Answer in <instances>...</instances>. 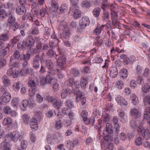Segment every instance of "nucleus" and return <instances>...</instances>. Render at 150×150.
<instances>
[{
	"label": "nucleus",
	"instance_id": "603ef678",
	"mask_svg": "<svg viewBox=\"0 0 150 150\" xmlns=\"http://www.w3.org/2000/svg\"><path fill=\"white\" fill-rule=\"evenodd\" d=\"M110 116L108 114L104 115L103 117V122H108L110 120Z\"/></svg>",
	"mask_w": 150,
	"mask_h": 150
},
{
	"label": "nucleus",
	"instance_id": "a878e982",
	"mask_svg": "<svg viewBox=\"0 0 150 150\" xmlns=\"http://www.w3.org/2000/svg\"><path fill=\"white\" fill-rule=\"evenodd\" d=\"M2 124L4 126L7 125L9 127L12 125V119L10 117H6L4 119Z\"/></svg>",
	"mask_w": 150,
	"mask_h": 150
},
{
	"label": "nucleus",
	"instance_id": "774afa93",
	"mask_svg": "<svg viewBox=\"0 0 150 150\" xmlns=\"http://www.w3.org/2000/svg\"><path fill=\"white\" fill-rule=\"evenodd\" d=\"M19 37L18 36L15 37L11 39V44L13 45L16 44L19 40Z\"/></svg>",
	"mask_w": 150,
	"mask_h": 150
},
{
	"label": "nucleus",
	"instance_id": "ddd939ff",
	"mask_svg": "<svg viewBox=\"0 0 150 150\" xmlns=\"http://www.w3.org/2000/svg\"><path fill=\"white\" fill-rule=\"evenodd\" d=\"M90 21L88 17L85 16L82 18L80 22V25L81 28H84L87 25H88Z\"/></svg>",
	"mask_w": 150,
	"mask_h": 150
},
{
	"label": "nucleus",
	"instance_id": "864d4df0",
	"mask_svg": "<svg viewBox=\"0 0 150 150\" xmlns=\"http://www.w3.org/2000/svg\"><path fill=\"white\" fill-rule=\"evenodd\" d=\"M67 148L70 150H72L73 149L74 146L72 142L70 141H68L66 145Z\"/></svg>",
	"mask_w": 150,
	"mask_h": 150
},
{
	"label": "nucleus",
	"instance_id": "09e8293b",
	"mask_svg": "<svg viewBox=\"0 0 150 150\" xmlns=\"http://www.w3.org/2000/svg\"><path fill=\"white\" fill-rule=\"evenodd\" d=\"M12 133L8 134L5 136V142L8 143L10 142L12 138Z\"/></svg>",
	"mask_w": 150,
	"mask_h": 150
},
{
	"label": "nucleus",
	"instance_id": "ea45409f",
	"mask_svg": "<svg viewBox=\"0 0 150 150\" xmlns=\"http://www.w3.org/2000/svg\"><path fill=\"white\" fill-rule=\"evenodd\" d=\"M16 20V19L15 17L13 16H11L8 18L7 21L9 24L12 25L15 22Z\"/></svg>",
	"mask_w": 150,
	"mask_h": 150
},
{
	"label": "nucleus",
	"instance_id": "1a4fd4ad",
	"mask_svg": "<svg viewBox=\"0 0 150 150\" xmlns=\"http://www.w3.org/2000/svg\"><path fill=\"white\" fill-rule=\"evenodd\" d=\"M11 99V95L8 92H4L2 96V101H0V104L2 105L3 102L8 103Z\"/></svg>",
	"mask_w": 150,
	"mask_h": 150
},
{
	"label": "nucleus",
	"instance_id": "cd10ccee",
	"mask_svg": "<svg viewBox=\"0 0 150 150\" xmlns=\"http://www.w3.org/2000/svg\"><path fill=\"white\" fill-rule=\"evenodd\" d=\"M9 64L11 66L14 67L19 68L21 65V64L19 62L14 61V59L12 58H11L9 62Z\"/></svg>",
	"mask_w": 150,
	"mask_h": 150
},
{
	"label": "nucleus",
	"instance_id": "5701e85b",
	"mask_svg": "<svg viewBox=\"0 0 150 150\" xmlns=\"http://www.w3.org/2000/svg\"><path fill=\"white\" fill-rule=\"evenodd\" d=\"M13 57L14 58L18 60H23V55L20 53V52L18 50H15L13 54Z\"/></svg>",
	"mask_w": 150,
	"mask_h": 150
},
{
	"label": "nucleus",
	"instance_id": "2f4dec72",
	"mask_svg": "<svg viewBox=\"0 0 150 150\" xmlns=\"http://www.w3.org/2000/svg\"><path fill=\"white\" fill-rule=\"evenodd\" d=\"M9 39V36L7 33L2 34L0 35V41L2 42L7 41Z\"/></svg>",
	"mask_w": 150,
	"mask_h": 150
},
{
	"label": "nucleus",
	"instance_id": "9b49d317",
	"mask_svg": "<svg viewBox=\"0 0 150 150\" xmlns=\"http://www.w3.org/2000/svg\"><path fill=\"white\" fill-rule=\"evenodd\" d=\"M130 112L131 116H133L135 119L139 118L141 117V113L139 109L134 108H132L130 109Z\"/></svg>",
	"mask_w": 150,
	"mask_h": 150
},
{
	"label": "nucleus",
	"instance_id": "8fccbe9b",
	"mask_svg": "<svg viewBox=\"0 0 150 150\" xmlns=\"http://www.w3.org/2000/svg\"><path fill=\"white\" fill-rule=\"evenodd\" d=\"M137 83L138 84H143L144 83V80L143 79V78L142 76H138L137 79ZM146 84V83H145Z\"/></svg>",
	"mask_w": 150,
	"mask_h": 150
},
{
	"label": "nucleus",
	"instance_id": "680f3d73",
	"mask_svg": "<svg viewBox=\"0 0 150 150\" xmlns=\"http://www.w3.org/2000/svg\"><path fill=\"white\" fill-rule=\"evenodd\" d=\"M91 4L87 1H84L82 2V5L83 7H88L91 6Z\"/></svg>",
	"mask_w": 150,
	"mask_h": 150
},
{
	"label": "nucleus",
	"instance_id": "7ed1b4c3",
	"mask_svg": "<svg viewBox=\"0 0 150 150\" xmlns=\"http://www.w3.org/2000/svg\"><path fill=\"white\" fill-rule=\"evenodd\" d=\"M137 131L139 135L142 137V139L146 140L149 139L150 137V134L149 131L147 129H145L142 127H138Z\"/></svg>",
	"mask_w": 150,
	"mask_h": 150
},
{
	"label": "nucleus",
	"instance_id": "393cba45",
	"mask_svg": "<svg viewBox=\"0 0 150 150\" xmlns=\"http://www.w3.org/2000/svg\"><path fill=\"white\" fill-rule=\"evenodd\" d=\"M7 74L9 76H12L13 78H16L18 76V73L14 71L13 68H10L7 70Z\"/></svg>",
	"mask_w": 150,
	"mask_h": 150
},
{
	"label": "nucleus",
	"instance_id": "79ce46f5",
	"mask_svg": "<svg viewBox=\"0 0 150 150\" xmlns=\"http://www.w3.org/2000/svg\"><path fill=\"white\" fill-rule=\"evenodd\" d=\"M23 119L25 123L27 124L29 122L30 117L26 114H23L22 116Z\"/></svg>",
	"mask_w": 150,
	"mask_h": 150
},
{
	"label": "nucleus",
	"instance_id": "2eb2a0df",
	"mask_svg": "<svg viewBox=\"0 0 150 150\" xmlns=\"http://www.w3.org/2000/svg\"><path fill=\"white\" fill-rule=\"evenodd\" d=\"M52 7L50 8V10L52 13L57 12L58 10V5L55 0H52L51 3Z\"/></svg>",
	"mask_w": 150,
	"mask_h": 150
},
{
	"label": "nucleus",
	"instance_id": "69168bd1",
	"mask_svg": "<svg viewBox=\"0 0 150 150\" xmlns=\"http://www.w3.org/2000/svg\"><path fill=\"white\" fill-rule=\"evenodd\" d=\"M123 99L120 95L117 96L115 98V100L119 104H121V101Z\"/></svg>",
	"mask_w": 150,
	"mask_h": 150
},
{
	"label": "nucleus",
	"instance_id": "f8f14e48",
	"mask_svg": "<svg viewBox=\"0 0 150 150\" xmlns=\"http://www.w3.org/2000/svg\"><path fill=\"white\" fill-rule=\"evenodd\" d=\"M81 115L82 116L83 121L85 122V124L88 125L91 124V123L92 124V126L93 125L94 120H90L87 119V117L88 115V113L86 111L83 110L81 113Z\"/></svg>",
	"mask_w": 150,
	"mask_h": 150
},
{
	"label": "nucleus",
	"instance_id": "c85d7f7f",
	"mask_svg": "<svg viewBox=\"0 0 150 150\" xmlns=\"http://www.w3.org/2000/svg\"><path fill=\"white\" fill-rule=\"evenodd\" d=\"M37 78L35 77H32L29 79L28 84H38L39 83Z\"/></svg>",
	"mask_w": 150,
	"mask_h": 150
},
{
	"label": "nucleus",
	"instance_id": "5fc2aeb1",
	"mask_svg": "<svg viewBox=\"0 0 150 150\" xmlns=\"http://www.w3.org/2000/svg\"><path fill=\"white\" fill-rule=\"evenodd\" d=\"M42 43L41 42H39L36 45V47L35 49V52L36 51H40L42 49Z\"/></svg>",
	"mask_w": 150,
	"mask_h": 150
},
{
	"label": "nucleus",
	"instance_id": "6e6d98bb",
	"mask_svg": "<svg viewBox=\"0 0 150 150\" xmlns=\"http://www.w3.org/2000/svg\"><path fill=\"white\" fill-rule=\"evenodd\" d=\"M121 72L122 73L121 77L122 78H126L128 75L127 70L124 68L122 69Z\"/></svg>",
	"mask_w": 150,
	"mask_h": 150
},
{
	"label": "nucleus",
	"instance_id": "4d7b16f0",
	"mask_svg": "<svg viewBox=\"0 0 150 150\" xmlns=\"http://www.w3.org/2000/svg\"><path fill=\"white\" fill-rule=\"evenodd\" d=\"M70 35V33L69 30H64L63 33V36L65 38H68Z\"/></svg>",
	"mask_w": 150,
	"mask_h": 150
},
{
	"label": "nucleus",
	"instance_id": "37998d69",
	"mask_svg": "<svg viewBox=\"0 0 150 150\" xmlns=\"http://www.w3.org/2000/svg\"><path fill=\"white\" fill-rule=\"evenodd\" d=\"M11 111V109L9 106H5L4 108V112L5 114L7 115H8Z\"/></svg>",
	"mask_w": 150,
	"mask_h": 150
},
{
	"label": "nucleus",
	"instance_id": "412c9836",
	"mask_svg": "<svg viewBox=\"0 0 150 150\" xmlns=\"http://www.w3.org/2000/svg\"><path fill=\"white\" fill-rule=\"evenodd\" d=\"M26 12V9L24 6H19L16 8V13L18 15H23Z\"/></svg>",
	"mask_w": 150,
	"mask_h": 150
},
{
	"label": "nucleus",
	"instance_id": "aec40b11",
	"mask_svg": "<svg viewBox=\"0 0 150 150\" xmlns=\"http://www.w3.org/2000/svg\"><path fill=\"white\" fill-rule=\"evenodd\" d=\"M110 76L112 78L116 77L118 75V70L116 67H113L110 68Z\"/></svg>",
	"mask_w": 150,
	"mask_h": 150
},
{
	"label": "nucleus",
	"instance_id": "052dcab7",
	"mask_svg": "<svg viewBox=\"0 0 150 150\" xmlns=\"http://www.w3.org/2000/svg\"><path fill=\"white\" fill-rule=\"evenodd\" d=\"M59 28L60 30H66L67 29V26L65 23H62L60 24Z\"/></svg>",
	"mask_w": 150,
	"mask_h": 150
},
{
	"label": "nucleus",
	"instance_id": "f03ea898",
	"mask_svg": "<svg viewBox=\"0 0 150 150\" xmlns=\"http://www.w3.org/2000/svg\"><path fill=\"white\" fill-rule=\"evenodd\" d=\"M44 54L43 53L42 55V57H41L38 55H36L33 58L32 61V64L33 67L34 69H38L40 66V62L42 60V57L43 55H44Z\"/></svg>",
	"mask_w": 150,
	"mask_h": 150
},
{
	"label": "nucleus",
	"instance_id": "dca6fc26",
	"mask_svg": "<svg viewBox=\"0 0 150 150\" xmlns=\"http://www.w3.org/2000/svg\"><path fill=\"white\" fill-rule=\"evenodd\" d=\"M26 46L30 48L33 47L35 45V40L32 36L29 35L27 37L26 42H25Z\"/></svg>",
	"mask_w": 150,
	"mask_h": 150
},
{
	"label": "nucleus",
	"instance_id": "4c0bfd02",
	"mask_svg": "<svg viewBox=\"0 0 150 150\" xmlns=\"http://www.w3.org/2000/svg\"><path fill=\"white\" fill-rule=\"evenodd\" d=\"M67 5L66 4H62L60 7V11L62 13H64L67 12L68 9Z\"/></svg>",
	"mask_w": 150,
	"mask_h": 150
},
{
	"label": "nucleus",
	"instance_id": "6ab92c4d",
	"mask_svg": "<svg viewBox=\"0 0 150 150\" xmlns=\"http://www.w3.org/2000/svg\"><path fill=\"white\" fill-rule=\"evenodd\" d=\"M118 113L119 117L121 121H125L127 119V116L125 114L124 110L122 109L118 110H117Z\"/></svg>",
	"mask_w": 150,
	"mask_h": 150
},
{
	"label": "nucleus",
	"instance_id": "bf43d9fd",
	"mask_svg": "<svg viewBox=\"0 0 150 150\" xmlns=\"http://www.w3.org/2000/svg\"><path fill=\"white\" fill-rule=\"evenodd\" d=\"M66 105L70 108H71L74 107L73 103L70 100H68L65 103Z\"/></svg>",
	"mask_w": 150,
	"mask_h": 150
},
{
	"label": "nucleus",
	"instance_id": "c756f323",
	"mask_svg": "<svg viewBox=\"0 0 150 150\" xmlns=\"http://www.w3.org/2000/svg\"><path fill=\"white\" fill-rule=\"evenodd\" d=\"M113 131V128L112 124L110 123H107L106 125V132L108 133L111 134Z\"/></svg>",
	"mask_w": 150,
	"mask_h": 150
},
{
	"label": "nucleus",
	"instance_id": "473e14b6",
	"mask_svg": "<svg viewBox=\"0 0 150 150\" xmlns=\"http://www.w3.org/2000/svg\"><path fill=\"white\" fill-rule=\"evenodd\" d=\"M70 74L71 76L77 77L80 74L79 71L75 68H73L71 69Z\"/></svg>",
	"mask_w": 150,
	"mask_h": 150
},
{
	"label": "nucleus",
	"instance_id": "a19ab883",
	"mask_svg": "<svg viewBox=\"0 0 150 150\" xmlns=\"http://www.w3.org/2000/svg\"><path fill=\"white\" fill-rule=\"evenodd\" d=\"M9 146L8 143L4 141L2 142L0 144V147L1 149H4L9 147Z\"/></svg>",
	"mask_w": 150,
	"mask_h": 150
},
{
	"label": "nucleus",
	"instance_id": "de8ad7c7",
	"mask_svg": "<svg viewBox=\"0 0 150 150\" xmlns=\"http://www.w3.org/2000/svg\"><path fill=\"white\" fill-rule=\"evenodd\" d=\"M39 34V30L38 27H35L33 29L30 31V34L35 35H38Z\"/></svg>",
	"mask_w": 150,
	"mask_h": 150
},
{
	"label": "nucleus",
	"instance_id": "a211bd4d",
	"mask_svg": "<svg viewBox=\"0 0 150 150\" xmlns=\"http://www.w3.org/2000/svg\"><path fill=\"white\" fill-rule=\"evenodd\" d=\"M144 119L147 120V122L150 125V107H146L144 112Z\"/></svg>",
	"mask_w": 150,
	"mask_h": 150
},
{
	"label": "nucleus",
	"instance_id": "c03bdc74",
	"mask_svg": "<svg viewBox=\"0 0 150 150\" xmlns=\"http://www.w3.org/2000/svg\"><path fill=\"white\" fill-rule=\"evenodd\" d=\"M30 98V97L28 100L29 106L30 108H32L35 105V103L34 99Z\"/></svg>",
	"mask_w": 150,
	"mask_h": 150
},
{
	"label": "nucleus",
	"instance_id": "b1692460",
	"mask_svg": "<svg viewBox=\"0 0 150 150\" xmlns=\"http://www.w3.org/2000/svg\"><path fill=\"white\" fill-rule=\"evenodd\" d=\"M29 86L30 88L29 90V96L30 97H32L35 94L37 90V87L36 85H29Z\"/></svg>",
	"mask_w": 150,
	"mask_h": 150
},
{
	"label": "nucleus",
	"instance_id": "3c124183",
	"mask_svg": "<svg viewBox=\"0 0 150 150\" xmlns=\"http://www.w3.org/2000/svg\"><path fill=\"white\" fill-rule=\"evenodd\" d=\"M55 54V53L52 48L48 51L47 53V56L49 57V58H51L54 57Z\"/></svg>",
	"mask_w": 150,
	"mask_h": 150
},
{
	"label": "nucleus",
	"instance_id": "39448f33",
	"mask_svg": "<svg viewBox=\"0 0 150 150\" xmlns=\"http://www.w3.org/2000/svg\"><path fill=\"white\" fill-rule=\"evenodd\" d=\"M101 143V147L103 149L106 150H112L113 144L109 142L107 138H104Z\"/></svg>",
	"mask_w": 150,
	"mask_h": 150
},
{
	"label": "nucleus",
	"instance_id": "bb28decb",
	"mask_svg": "<svg viewBox=\"0 0 150 150\" xmlns=\"http://www.w3.org/2000/svg\"><path fill=\"white\" fill-rule=\"evenodd\" d=\"M10 28L13 32H17L20 28L19 24L18 23L16 22L14 24L10 25Z\"/></svg>",
	"mask_w": 150,
	"mask_h": 150
},
{
	"label": "nucleus",
	"instance_id": "a18cd8bd",
	"mask_svg": "<svg viewBox=\"0 0 150 150\" xmlns=\"http://www.w3.org/2000/svg\"><path fill=\"white\" fill-rule=\"evenodd\" d=\"M58 42V41L57 40H55V41H52L50 42L49 43V45L50 47L54 48L58 46L57 42Z\"/></svg>",
	"mask_w": 150,
	"mask_h": 150
},
{
	"label": "nucleus",
	"instance_id": "e2e57ef3",
	"mask_svg": "<svg viewBox=\"0 0 150 150\" xmlns=\"http://www.w3.org/2000/svg\"><path fill=\"white\" fill-rule=\"evenodd\" d=\"M27 142L23 139L21 142V145L22 149H26L27 147Z\"/></svg>",
	"mask_w": 150,
	"mask_h": 150
},
{
	"label": "nucleus",
	"instance_id": "c9c22d12",
	"mask_svg": "<svg viewBox=\"0 0 150 150\" xmlns=\"http://www.w3.org/2000/svg\"><path fill=\"white\" fill-rule=\"evenodd\" d=\"M144 140V139H142V137L139 136V137L136 138L135 139V144L137 146H139L142 144Z\"/></svg>",
	"mask_w": 150,
	"mask_h": 150
},
{
	"label": "nucleus",
	"instance_id": "f704fd0d",
	"mask_svg": "<svg viewBox=\"0 0 150 150\" xmlns=\"http://www.w3.org/2000/svg\"><path fill=\"white\" fill-rule=\"evenodd\" d=\"M101 9L99 7H96L94 8V17L98 20H99V17L101 12Z\"/></svg>",
	"mask_w": 150,
	"mask_h": 150
},
{
	"label": "nucleus",
	"instance_id": "338daca9",
	"mask_svg": "<svg viewBox=\"0 0 150 150\" xmlns=\"http://www.w3.org/2000/svg\"><path fill=\"white\" fill-rule=\"evenodd\" d=\"M36 100L38 103H41L43 100V97L39 93L36 94Z\"/></svg>",
	"mask_w": 150,
	"mask_h": 150
},
{
	"label": "nucleus",
	"instance_id": "4be33fe9",
	"mask_svg": "<svg viewBox=\"0 0 150 150\" xmlns=\"http://www.w3.org/2000/svg\"><path fill=\"white\" fill-rule=\"evenodd\" d=\"M38 122L36 118H33L30 120V125L31 128L33 130L38 129Z\"/></svg>",
	"mask_w": 150,
	"mask_h": 150
},
{
	"label": "nucleus",
	"instance_id": "4468645a",
	"mask_svg": "<svg viewBox=\"0 0 150 150\" xmlns=\"http://www.w3.org/2000/svg\"><path fill=\"white\" fill-rule=\"evenodd\" d=\"M71 87L70 85L65 89H63L62 91L61 95L62 98H65L67 96L68 93H70L72 92V90L73 89Z\"/></svg>",
	"mask_w": 150,
	"mask_h": 150
},
{
	"label": "nucleus",
	"instance_id": "f3484780",
	"mask_svg": "<svg viewBox=\"0 0 150 150\" xmlns=\"http://www.w3.org/2000/svg\"><path fill=\"white\" fill-rule=\"evenodd\" d=\"M130 125L132 129H134L137 128V127H138H138H141L142 124L141 121H140L138 120H132L130 121Z\"/></svg>",
	"mask_w": 150,
	"mask_h": 150
},
{
	"label": "nucleus",
	"instance_id": "49530a36",
	"mask_svg": "<svg viewBox=\"0 0 150 150\" xmlns=\"http://www.w3.org/2000/svg\"><path fill=\"white\" fill-rule=\"evenodd\" d=\"M95 40L96 45L97 46L101 45L102 43V40L100 39V37L98 36L96 37Z\"/></svg>",
	"mask_w": 150,
	"mask_h": 150
},
{
	"label": "nucleus",
	"instance_id": "58836bf2",
	"mask_svg": "<svg viewBox=\"0 0 150 150\" xmlns=\"http://www.w3.org/2000/svg\"><path fill=\"white\" fill-rule=\"evenodd\" d=\"M142 91L144 93L148 92L150 89V85H143L142 86Z\"/></svg>",
	"mask_w": 150,
	"mask_h": 150
},
{
	"label": "nucleus",
	"instance_id": "0e129e2a",
	"mask_svg": "<svg viewBox=\"0 0 150 150\" xmlns=\"http://www.w3.org/2000/svg\"><path fill=\"white\" fill-rule=\"evenodd\" d=\"M9 48L8 47H6L5 49H3L1 50V51L0 52V54L2 55L5 56L7 54V50H8Z\"/></svg>",
	"mask_w": 150,
	"mask_h": 150
},
{
	"label": "nucleus",
	"instance_id": "7c9ffc66",
	"mask_svg": "<svg viewBox=\"0 0 150 150\" xmlns=\"http://www.w3.org/2000/svg\"><path fill=\"white\" fill-rule=\"evenodd\" d=\"M73 16L75 19H77L80 17L81 15V12L78 9H75L73 11Z\"/></svg>",
	"mask_w": 150,
	"mask_h": 150
},
{
	"label": "nucleus",
	"instance_id": "9d476101",
	"mask_svg": "<svg viewBox=\"0 0 150 150\" xmlns=\"http://www.w3.org/2000/svg\"><path fill=\"white\" fill-rule=\"evenodd\" d=\"M35 53V50L33 49H30L25 54H23V60L25 61L29 60L30 59L31 56Z\"/></svg>",
	"mask_w": 150,
	"mask_h": 150
},
{
	"label": "nucleus",
	"instance_id": "e433bc0d",
	"mask_svg": "<svg viewBox=\"0 0 150 150\" xmlns=\"http://www.w3.org/2000/svg\"><path fill=\"white\" fill-rule=\"evenodd\" d=\"M6 64V59L0 55V68L5 66Z\"/></svg>",
	"mask_w": 150,
	"mask_h": 150
},
{
	"label": "nucleus",
	"instance_id": "72a5a7b5",
	"mask_svg": "<svg viewBox=\"0 0 150 150\" xmlns=\"http://www.w3.org/2000/svg\"><path fill=\"white\" fill-rule=\"evenodd\" d=\"M26 44L24 40L20 42L17 45V47L19 49L24 50L26 49Z\"/></svg>",
	"mask_w": 150,
	"mask_h": 150
},
{
	"label": "nucleus",
	"instance_id": "0eeeda50",
	"mask_svg": "<svg viewBox=\"0 0 150 150\" xmlns=\"http://www.w3.org/2000/svg\"><path fill=\"white\" fill-rule=\"evenodd\" d=\"M57 65L62 69H64L65 67L66 64V58L62 55L59 57L57 59Z\"/></svg>",
	"mask_w": 150,
	"mask_h": 150
},
{
	"label": "nucleus",
	"instance_id": "f257e3e1",
	"mask_svg": "<svg viewBox=\"0 0 150 150\" xmlns=\"http://www.w3.org/2000/svg\"><path fill=\"white\" fill-rule=\"evenodd\" d=\"M46 64L47 67L49 69L48 71L49 74L47 75L45 79H40V84H45V83L56 84V80L51 78L50 76V74L53 75L55 73V70L53 69V64L52 62L50 60H47L46 62Z\"/></svg>",
	"mask_w": 150,
	"mask_h": 150
},
{
	"label": "nucleus",
	"instance_id": "6e6552de",
	"mask_svg": "<svg viewBox=\"0 0 150 150\" xmlns=\"http://www.w3.org/2000/svg\"><path fill=\"white\" fill-rule=\"evenodd\" d=\"M11 133L12 135V139L14 142H18L23 139V137L19 132L15 131Z\"/></svg>",
	"mask_w": 150,
	"mask_h": 150
},
{
	"label": "nucleus",
	"instance_id": "423d86ee",
	"mask_svg": "<svg viewBox=\"0 0 150 150\" xmlns=\"http://www.w3.org/2000/svg\"><path fill=\"white\" fill-rule=\"evenodd\" d=\"M75 95H76V101L77 102L80 101L82 105L85 104L86 102V98L84 97V94L83 92H81L80 91L76 90L74 91Z\"/></svg>",
	"mask_w": 150,
	"mask_h": 150
},
{
	"label": "nucleus",
	"instance_id": "13d9d810",
	"mask_svg": "<svg viewBox=\"0 0 150 150\" xmlns=\"http://www.w3.org/2000/svg\"><path fill=\"white\" fill-rule=\"evenodd\" d=\"M104 27V25H102L101 27L98 25V27L94 30V32L97 35H99L100 33L101 30V28H103Z\"/></svg>",
	"mask_w": 150,
	"mask_h": 150
},
{
	"label": "nucleus",
	"instance_id": "20e7f679",
	"mask_svg": "<svg viewBox=\"0 0 150 150\" xmlns=\"http://www.w3.org/2000/svg\"><path fill=\"white\" fill-rule=\"evenodd\" d=\"M47 100L49 103H51L54 107L57 109L60 108L62 106V103L60 100H57L52 97L47 96Z\"/></svg>",
	"mask_w": 150,
	"mask_h": 150
}]
</instances>
